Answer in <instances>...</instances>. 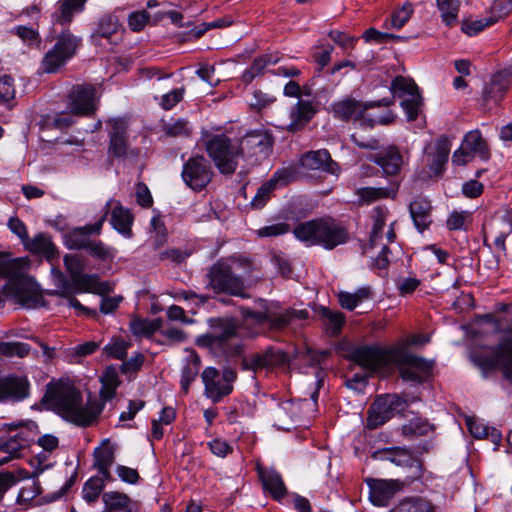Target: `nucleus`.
Here are the masks:
<instances>
[{
  "mask_svg": "<svg viewBox=\"0 0 512 512\" xmlns=\"http://www.w3.org/2000/svg\"><path fill=\"white\" fill-rule=\"evenodd\" d=\"M181 175L188 187L201 191L211 182L213 171L209 162L203 156L197 155L184 163Z\"/></svg>",
  "mask_w": 512,
  "mask_h": 512,
  "instance_id": "2eb2a0df",
  "label": "nucleus"
},
{
  "mask_svg": "<svg viewBox=\"0 0 512 512\" xmlns=\"http://www.w3.org/2000/svg\"><path fill=\"white\" fill-rule=\"evenodd\" d=\"M399 182H392L389 187H362L356 190V195L362 203L370 204L380 199H395Z\"/></svg>",
  "mask_w": 512,
  "mask_h": 512,
  "instance_id": "c9c22d12",
  "label": "nucleus"
},
{
  "mask_svg": "<svg viewBox=\"0 0 512 512\" xmlns=\"http://www.w3.org/2000/svg\"><path fill=\"white\" fill-rule=\"evenodd\" d=\"M240 160L248 169L251 166L261 163L266 159L272 149L273 137L263 129H257L247 132L238 139Z\"/></svg>",
  "mask_w": 512,
  "mask_h": 512,
  "instance_id": "0eeeda50",
  "label": "nucleus"
},
{
  "mask_svg": "<svg viewBox=\"0 0 512 512\" xmlns=\"http://www.w3.org/2000/svg\"><path fill=\"white\" fill-rule=\"evenodd\" d=\"M45 398L56 413L79 426H89L102 411L96 401L84 404L80 391L67 381L48 384Z\"/></svg>",
  "mask_w": 512,
  "mask_h": 512,
  "instance_id": "f03ea898",
  "label": "nucleus"
},
{
  "mask_svg": "<svg viewBox=\"0 0 512 512\" xmlns=\"http://www.w3.org/2000/svg\"><path fill=\"white\" fill-rule=\"evenodd\" d=\"M293 234L308 246L319 245L328 250L346 243L349 239L347 229L330 217L299 223L293 229Z\"/></svg>",
  "mask_w": 512,
  "mask_h": 512,
  "instance_id": "20e7f679",
  "label": "nucleus"
},
{
  "mask_svg": "<svg viewBox=\"0 0 512 512\" xmlns=\"http://www.w3.org/2000/svg\"><path fill=\"white\" fill-rule=\"evenodd\" d=\"M388 215L389 210L385 206H377L372 210L371 218L373 220V225L370 234V241L369 245L364 249V253L368 254L373 248L377 246L381 247V250L376 257L371 256V266L378 270H385L390 264L389 254L391 251L386 244H383V228L386 225Z\"/></svg>",
  "mask_w": 512,
  "mask_h": 512,
  "instance_id": "9d476101",
  "label": "nucleus"
},
{
  "mask_svg": "<svg viewBox=\"0 0 512 512\" xmlns=\"http://www.w3.org/2000/svg\"><path fill=\"white\" fill-rule=\"evenodd\" d=\"M301 166L307 170H321L331 174L339 172V166L325 149L310 151L302 155Z\"/></svg>",
  "mask_w": 512,
  "mask_h": 512,
  "instance_id": "a878e982",
  "label": "nucleus"
},
{
  "mask_svg": "<svg viewBox=\"0 0 512 512\" xmlns=\"http://www.w3.org/2000/svg\"><path fill=\"white\" fill-rule=\"evenodd\" d=\"M87 0H59L53 13L55 23L62 27L67 26L73 20L74 15L81 13Z\"/></svg>",
  "mask_w": 512,
  "mask_h": 512,
  "instance_id": "f704fd0d",
  "label": "nucleus"
},
{
  "mask_svg": "<svg viewBox=\"0 0 512 512\" xmlns=\"http://www.w3.org/2000/svg\"><path fill=\"white\" fill-rule=\"evenodd\" d=\"M96 89L91 84L73 86L69 93L68 107L73 115L85 116L96 109Z\"/></svg>",
  "mask_w": 512,
  "mask_h": 512,
  "instance_id": "6ab92c4d",
  "label": "nucleus"
},
{
  "mask_svg": "<svg viewBox=\"0 0 512 512\" xmlns=\"http://www.w3.org/2000/svg\"><path fill=\"white\" fill-rule=\"evenodd\" d=\"M149 23H153V18L146 10L135 11L128 16V26L133 32L143 30Z\"/></svg>",
  "mask_w": 512,
  "mask_h": 512,
  "instance_id": "bf43d9fd",
  "label": "nucleus"
},
{
  "mask_svg": "<svg viewBox=\"0 0 512 512\" xmlns=\"http://www.w3.org/2000/svg\"><path fill=\"white\" fill-rule=\"evenodd\" d=\"M290 231V225L285 222L273 223L256 230L259 238L278 237L287 234Z\"/></svg>",
  "mask_w": 512,
  "mask_h": 512,
  "instance_id": "052dcab7",
  "label": "nucleus"
},
{
  "mask_svg": "<svg viewBox=\"0 0 512 512\" xmlns=\"http://www.w3.org/2000/svg\"><path fill=\"white\" fill-rule=\"evenodd\" d=\"M129 327L131 333L136 337H151L160 328V321L134 318Z\"/></svg>",
  "mask_w": 512,
  "mask_h": 512,
  "instance_id": "a18cd8bd",
  "label": "nucleus"
},
{
  "mask_svg": "<svg viewBox=\"0 0 512 512\" xmlns=\"http://www.w3.org/2000/svg\"><path fill=\"white\" fill-rule=\"evenodd\" d=\"M210 451L217 457L224 458L233 452V447L220 438L213 439L207 443Z\"/></svg>",
  "mask_w": 512,
  "mask_h": 512,
  "instance_id": "774afa93",
  "label": "nucleus"
},
{
  "mask_svg": "<svg viewBox=\"0 0 512 512\" xmlns=\"http://www.w3.org/2000/svg\"><path fill=\"white\" fill-rule=\"evenodd\" d=\"M18 439L13 436L7 441L0 443V457L7 458L5 463L9 462L13 458L20 456V452L25 449Z\"/></svg>",
  "mask_w": 512,
  "mask_h": 512,
  "instance_id": "6e6d98bb",
  "label": "nucleus"
},
{
  "mask_svg": "<svg viewBox=\"0 0 512 512\" xmlns=\"http://www.w3.org/2000/svg\"><path fill=\"white\" fill-rule=\"evenodd\" d=\"M321 318L323 319L325 325L330 330L332 335H338L342 329V326L345 322V317L340 311H333L328 308H321L320 311Z\"/></svg>",
  "mask_w": 512,
  "mask_h": 512,
  "instance_id": "8fccbe9b",
  "label": "nucleus"
},
{
  "mask_svg": "<svg viewBox=\"0 0 512 512\" xmlns=\"http://www.w3.org/2000/svg\"><path fill=\"white\" fill-rule=\"evenodd\" d=\"M129 343L126 342L123 339H113L110 343H108L104 351L107 354V356L115 359L122 360L127 355V349L129 347Z\"/></svg>",
  "mask_w": 512,
  "mask_h": 512,
  "instance_id": "680f3d73",
  "label": "nucleus"
},
{
  "mask_svg": "<svg viewBox=\"0 0 512 512\" xmlns=\"http://www.w3.org/2000/svg\"><path fill=\"white\" fill-rule=\"evenodd\" d=\"M261 310L254 311L249 307H241L243 318L242 327L248 336L254 337L266 331L279 332L284 330L294 318L305 319L308 316L306 310L284 309L278 302L259 300Z\"/></svg>",
  "mask_w": 512,
  "mask_h": 512,
  "instance_id": "7ed1b4c3",
  "label": "nucleus"
},
{
  "mask_svg": "<svg viewBox=\"0 0 512 512\" xmlns=\"http://www.w3.org/2000/svg\"><path fill=\"white\" fill-rule=\"evenodd\" d=\"M369 499L373 505L387 506L402 485L397 480L368 479Z\"/></svg>",
  "mask_w": 512,
  "mask_h": 512,
  "instance_id": "5701e85b",
  "label": "nucleus"
},
{
  "mask_svg": "<svg viewBox=\"0 0 512 512\" xmlns=\"http://www.w3.org/2000/svg\"><path fill=\"white\" fill-rule=\"evenodd\" d=\"M95 468L110 467L115 460V447L108 441L103 442L93 452Z\"/></svg>",
  "mask_w": 512,
  "mask_h": 512,
  "instance_id": "de8ad7c7",
  "label": "nucleus"
},
{
  "mask_svg": "<svg viewBox=\"0 0 512 512\" xmlns=\"http://www.w3.org/2000/svg\"><path fill=\"white\" fill-rule=\"evenodd\" d=\"M394 104V98H383L378 101L361 102L352 97H347L332 104L331 110L334 117L340 120H355L368 122V126L373 127L376 123L390 124L394 121L395 116L389 112L379 118H365V112L374 107H388Z\"/></svg>",
  "mask_w": 512,
  "mask_h": 512,
  "instance_id": "423d86ee",
  "label": "nucleus"
},
{
  "mask_svg": "<svg viewBox=\"0 0 512 512\" xmlns=\"http://www.w3.org/2000/svg\"><path fill=\"white\" fill-rule=\"evenodd\" d=\"M409 212L415 227L420 232H423L432 223V206L430 201L425 198H415L410 203Z\"/></svg>",
  "mask_w": 512,
  "mask_h": 512,
  "instance_id": "2f4dec72",
  "label": "nucleus"
},
{
  "mask_svg": "<svg viewBox=\"0 0 512 512\" xmlns=\"http://www.w3.org/2000/svg\"><path fill=\"white\" fill-rule=\"evenodd\" d=\"M475 156L485 160L489 158V149L478 130H472L465 135L461 146L452 156V163L455 165H465Z\"/></svg>",
  "mask_w": 512,
  "mask_h": 512,
  "instance_id": "dca6fc26",
  "label": "nucleus"
},
{
  "mask_svg": "<svg viewBox=\"0 0 512 512\" xmlns=\"http://www.w3.org/2000/svg\"><path fill=\"white\" fill-rule=\"evenodd\" d=\"M390 404L383 395L378 396L369 408L367 427L376 429L394 416Z\"/></svg>",
  "mask_w": 512,
  "mask_h": 512,
  "instance_id": "c756f323",
  "label": "nucleus"
},
{
  "mask_svg": "<svg viewBox=\"0 0 512 512\" xmlns=\"http://www.w3.org/2000/svg\"><path fill=\"white\" fill-rule=\"evenodd\" d=\"M256 469L263 488L270 493L274 500L283 499L287 494V488L280 473L275 469H265L260 465Z\"/></svg>",
  "mask_w": 512,
  "mask_h": 512,
  "instance_id": "cd10ccee",
  "label": "nucleus"
},
{
  "mask_svg": "<svg viewBox=\"0 0 512 512\" xmlns=\"http://www.w3.org/2000/svg\"><path fill=\"white\" fill-rule=\"evenodd\" d=\"M512 9V0H494L489 15L481 18L467 17L463 19L462 32H481L506 16Z\"/></svg>",
  "mask_w": 512,
  "mask_h": 512,
  "instance_id": "f3484780",
  "label": "nucleus"
},
{
  "mask_svg": "<svg viewBox=\"0 0 512 512\" xmlns=\"http://www.w3.org/2000/svg\"><path fill=\"white\" fill-rule=\"evenodd\" d=\"M209 286L216 293H227L232 296L247 297L244 292V282L241 277L232 272L225 262L214 264L209 273Z\"/></svg>",
  "mask_w": 512,
  "mask_h": 512,
  "instance_id": "ddd939ff",
  "label": "nucleus"
},
{
  "mask_svg": "<svg viewBox=\"0 0 512 512\" xmlns=\"http://www.w3.org/2000/svg\"><path fill=\"white\" fill-rule=\"evenodd\" d=\"M511 77L512 69H504L494 74L489 85L484 90L485 100L499 102L509 88Z\"/></svg>",
  "mask_w": 512,
  "mask_h": 512,
  "instance_id": "72a5a7b5",
  "label": "nucleus"
},
{
  "mask_svg": "<svg viewBox=\"0 0 512 512\" xmlns=\"http://www.w3.org/2000/svg\"><path fill=\"white\" fill-rule=\"evenodd\" d=\"M15 97L14 80L9 75L0 76V103L9 106Z\"/></svg>",
  "mask_w": 512,
  "mask_h": 512,
  "instance_id": "13d9d810",
  "label": "nucleus"
},
{
  "mask_svg": "<svg viewBox=\"0 0 512 512\" xmlns=\"http://www.w3.org/2000/svg\"><path fill=\"white\" fill-rule=\"evenodd\" d=\"M470 217L471 213L468 211H453L447 218V227L449 230H465Z\"/></svg>",
  "mask_w": 512,
  "mask_h": 512,
  "instance_id": "e2e57ef3",
  "label": "nucleus"
},
{
  "mask_svg": "<svg viewBox=\"0 0 512 512\" xmlns=\"http://www.w3.org/2000/svg\"><path fill=\"white\" fill-rule=\"evenodd\" d=\"M19 267V260L12 259L10 253L0 252V275L11 277Z\"/></svg>",
  "mask_w": 512,
  "mask_h": 512,
  "instance_id": "338daca9",
  "label": "nucleus"
},
{
  "mask_svg": "<svg viewBox=\"0 0 512 512\" xmlns=\"http://www.w3.org/2000/svg\"><path fill=\"white\" fill-rule=\"evenodd\" d=\"M64 265L70 275L71 283L75 291L103 295L112 290L110 283L101 282L97 275L82 273L83 262L79 256L72 254L65 255Z\"/></svg>",
  "mask_w": 512,
  "mask_h": 512,
  "instance_id": "1a4fd4ad",
  "label": "nucleus"
},
{
  "mask_svg": "<svg viewBox=\"0 0 512 512\" xmlns=\"http://www.w3.org/2000/svg\"><path fill=\"white\" fill-rule=\"evenodd\" d=\"M200 357L194 350H187L184 364L181 369V388L188 393L190 384L196 379L200 369Z\"/></svg>",
  "mask_w": 512,
  "mask_h": 512,
  "instance_id": "e433bc0d",
  "label": "nucleus"
},
{
  "mask_svg": "<svg viewBox=\"0 0 512 512\" xmlns=\"http://www.w3.org/2000/svg\"><path fill=\"white\" fill-rule=\"evenodd\" d=\"M212 328V332L198 339V344L211 349L221 348L226 352L228 342L237 335V324L233 320L217 319Z\"/></svg>",
  "mask_w": 512,
  "mask_h": 512,
  "instance_id": "a211bd4d",
  "label": "nucleus"
},
{
  "mask_svg": "<svg viewBox=\"0 0 512 512\" xmlns=\"http://www.w3.org/2000/svg\"><path fill=\"white\" fill-rule=\"evenodd\" d=\"M30 383L26 376L10 374L0 377V402L22 401L29 396Z\"/></svg>",
  "mask_w": 512,
  "mask_h": 512,
  "instance_id": "aec40b11",
  "label": "nucleus"
},
{
  "mask_svg": "<svg viewBox=\"0 0 512 512\" xmlns=\"http://www.w3.org/2000/svg\"><path fill=\"white\" fill-rule=\"evenodd\" d=\"M203 147L220 173L233 174L239 166L240 153L238 139H231L220 128L203 130Z\"/></svg>",
  "mask_w": 512,
  "mask_h": 512,
  "instance_id": "39448f33",
  "label": "nucleus"
},
{
  "mask_svg": "<svg viewBox=\"0 0 512 512\" xmlns=\"http://www.w3.org/2000/svg\"><path fill=\"white\" fill-rule=\"evenodd\" d=\"M402 435L409 440L419 436L428 435L433 431V426L426 420L415 418L402 426Z\"/></svg>",
  "mask_w": 512,
  "mask_h": 512,
  "instance_id": "37998d69",
  "label": "nucleus"
},
{
  "mask_svg": "<svg viewBox=\"0 0 512 512\" xmlns=\"http://www.w3.org/2000/svg\"><path fill=\"white\" fill-rule=\"evenodd\" d=\"M374 458L388 460L402 467H413L419 464L418 458L410 450L401 447L378 450L374 453Z\"/></svg>",
  "mask_w": 512,
  "mask_h": 512,
  "instance_id": "473e14b6",
  "label": "nucleus"
},
{
  "mask_svg": "<svg viewBox=\"0 0 512 512\" xmlns=\"http://www.w3.org/2000/svg\"><path fill=\"white\" fill-rule=\"evenodd\" d=\"M441 12V19L448 28H452L457 22L460 4L458 0H436Z\"/></svg>",
  "mask_w": 512,
  "mask_h": 512,
  "instance_id": "49530a36",
  "label": "nucleus"
},
{
  "mask_svg": "<svg viewBox=\"0 0 512 512\" xmlns=\"http://www.w3.org/2000/svg\"><path fill=\"white\" fill-rule=\"evenodd\" d=\"M24 247L30 253L42 256L50 262L59 256L51 236L46 233H38L32 239H26Z\"/></svg>",
  "mask_w": 512,
  "mask_h": 512,
  "instance_id": "c85d7f7f",
  "label": "nucleus"
},
{
  "mask_svg": "<svg viewBox=\"0 0 512 512\" xmlns=\"http://www.w3.org/2000/svg\"><path fill=\"white\" fill-rule=\"evenodd\" d=\"M103 490H104V484L102 483V480H100L98 478L91 477L83 485V489H82L83 499L87 503H93L99 498V496L101 495Z\"/></svg>",
  "mask_w": 512,
  "mask_h": 512,
  "instance_id": "5fc2aeb1",
  "label": "nucleus"
},
{
  "mask_svg": "<svg viewBox=\"0 0 512 512\" xmlns=\"http://www.w3.org/2000/svg\"><path fill=\"white\" fill-rule=\"evenodd\" d=\"M371 298L372 290L369 286H363L354 293L342 291L338 294L341 307L349 311L354 310L359 304Z\"/></svg>",
  "mask_w": 512,
  "mask_h": 512,
  "instance_id": "58836bf2",
  "label": "nucleus"
},
{
  "mask_svg": "<svg viewBox=\"0 0 512 512\" xmlns=\"http://www.w3.org/2000/svg\"><path fill=\"white\" fill-rule=\"evenodd\" d=\"M87 252L94 258L103 262H112L116 257L117 250L103 243L100 240H92Z\"/></svg>",
  "mask_w": 512,
  "mask_h": 512,
  "instance_id": "603ef678",
  "label": "nucleus"
},
{
  "mask_svg": "<svg viewBox=\"0 0 512 512\" xmlns=\"http://www.w3.org/2000/svg\"><path fill=\"white\" fill-rule=\"evenodd\" d=\"M317 111L318 106L315 102L299 98L290 110L288 131L297 132L302 130L313 119Z\"/></svg>",
  "mask_w": 512,
  "mask_h": 512,
  "instance_id": "b1692460",
  "label": "nucleus"
},
{
  "mask_svg": "<svg viewBox=\"0 0 512 512\" xmlns=\"http://www.w3.org/2000/svg\"><path fill=\"white\" fill-rule=\"evenodd\" d=\"M91 242L92 239H90L86 234L80 231V228H77L69 236L67 240V246L69 249H84L87 251Z\"/></svg>",
  "mask_w": 512,
  "mask_h": 512,
  "instance_id": "0e129e2a",
  "label": "nucleus"
},
{
  "mask_svg": "<svg viewBox=\"0 0 512 512\" xmlns=\"http://www.w3.org/2000/svg\"><path fill=\"white\" fill-rule=\"evenodd\" d=\"M369 160L380 166L386 176H396L403 165V157L395 146L371 155Z\"/></svg>",
  "mask_w": 512,
  "mask_h": 512,
  "instance_id": "bb28decb",
  "label": "nucleus"
},
{
  "mask_svg": "<svg viewBox=\"0 0 512 512\" xmlns=\"http://www.w3.org/2000/svg\"><path fill=\"white\" fill-rule=\"evenodd\" d=\"M31 351V346L24 342H0V356L24 358Z\"/></svg>",
  "mask_w": 512,
  "mask_h": 512,
  "instance_id": "3c124183",
  "label": "nucleus"
},
{
  "mask_svg": "<svg viewBox=\"0 0 512 512\" xmlns=\"http://www.w3.org/2000/svg\"><path fill=\"white\" fill-rule=\"evenodd\" d=\"M121 11L120 9L115 10L112 13H108L103 15L99 20V29L101 32H119L123 30V25L120 21L117 12Z\"/></svg>",
  "mask_w": 512,
  "mask_h": 512,
  "instance_id": "4d7b16f0",
  "label": "nucleus"
},
{
  "mask_svg": "<svg viewBox=\"0 0 512 512\" xmlns=\"http://www.w3.org/2000/svg\"><path fill=\"white\" fill-rule=\"evenodd\" d=\"M105 208L110 211V223L112 227L123 236L130 238L132 236V224L134 217L128 208H125L119 201L110 199Z\"/></svg>",
  "mask_w": 512,
  "mask_h": 512,
  "instance_id": "393cba45",
  "label": "nucleus"
},
{
  "mask_svg": "<svg viewBox=\"0 0 512 512\" xmlns=\"http://www.w3.org/2000/svg\"><path fill=\"white\" fill-rule=\"evenodd\" d=\"M433 505L423 498H406L390 512H433Z\"/></svg>",
  "mask_w": 512,
  "mask_h": 512,
  "instance_id": "c03bdc74",
  "label": "nucleus"
},
{
  "mask_svg": "<svg viewBox=\"0 0 512 512\" xmlns=\"http://www.w3.org/2000/svg\"><path fill=\"white\" fill-rule=\"evenodd\" d=\"M161 130L166 137H188L193 127L186 119L178 118L163 122Z\"/></svg>",
  "mask_w": 512,
  "mask_h": 512,
  "instance_id": "ea45409f",
  "label": "nucleus"
},
{
  "mask_svg": "<svg viewBox=\"0 0 512 512\" xmlns=\"http://www.w3.org/2000/svg\"><path fill=\"white\" fill-rule=\"evenodd\" d=\"M107 124L109 146L108 154L110 157L123 160H135L140 155V149L131 147L128 136V122L123 118L110 119Z\"/></svg>",
  "mask_w": 512,
  "mask_h": 512,
  "instance_id": "9b49d317",
  "label": "nucleus"
},
{
  "mask_svg": "<svg viewBox=\"0 0 512 512\" xmlns=\"http://www.w3.org/2000/svg\"><path fill=\"white\" fill-rule=\"evenodd\" d=\"M236 377V372L230 368H226L220 373L214 367H206L201 373L204 395L213 403L220 402L232 392V384Z\"/></svg>",
  "mask_w": 512,
  "mask_h": 512,
  "instance_id": "f8f14e48",
  "label": "nucleus"
},
{
  "mask_svg": "<svg viewBox=\"0 0 512 512\" xmlns=\"http://www.w3.org/2000/svg\"><path fill=\"white\" fill-rule=\"evenodd\" d=\"M333 46L330 44L316 46L313 50L312 57L319 65V70H322L331 60V53Z\"/></svg>",
  "mask_w": 512,
  "mask_h": 512,
  "instance_id": "69168bd1",
  "label": "nucleus"
},
{
  "mask_svg": "<svg viewBox=\"0 0 512 512\" xmlns=\"http://www.w3.org/2000/svg\"><path fill=\"white\" fill-rule=\"evenodd\" d=\"M12 278L8 285H5L3 292L5 295H12L22 306L27 308L35 307L39 300L40 295L34 286L22 277Z\"/></svg>",
  "mask_w": 512,
  "mask_h": 512,
  "instance_id": "412c9836",
  "label": "nucleus"
},
{
  "mask_svg": "<svg viewBox=\"0 0 512 512\" xmlns=\"http://www.w3.org/2000/svg\"><path fill=\"white\" fill-rule=\"evenodd\" d=\"M414 12L411 3H405L401 8L395 10L389 18L385 20L386 29H401L410 19Z\"/></svg>",
  "mask_w": 512,
  "mask_h": 512,
  "instance_id": "09e8293b",
  "label": "nucleus"
},
{
  "mask_svg": "<svg viewBox=\"0 0 512 512\" xmlns=\"http://www.w3.org/2000/svg\"><path fill=\"white\" fill-rule=\"evenodd\" d=\"M351 359L371 371L378 372L390 364L397 366L400 377L407 382L421 384L432 375L434 362L412 354L405 343H396L391 347L365 345L356 347Z\"/></svg>",
  "mask_w": 512,
  "mask_h": 512,
  "instance_id": "f257e3e1",
  "label": "nucleus"
},
{
  "mask_svg": "<svg viewBox=\"0 0 512 512\" xmlns=\"http://www.w3.org/2000/svg\"><path fill=\"white\" fill-rule=\"evenodd\" d=\"M286 354L273 347H268L261 352L251 353L242 359V366L246 370H261L285 363Z\"/></svg>",
  "mask_w": 512,
  "mask_h": 512,
  "instance_id": "4be33fe9",
  "label": "nucleus"
},
{
  "mask_svg": "<svg viewBox=\"0 0 512 512\" xmlns=\"http://www.w3.org/2000/svg\"><path fill=\"white\" fill-rule=\"evenodd\" d=\"M450 142L448 139H440L436 144V153L430 164V169L434 175H441L444 170L450 152Z\"/></svg>",
  "mask_w": 512,
  "mask_h": 512,
  "instance_id": "a19ab883",
  "label": "nucleus"
},
{
  "mask_svg": "<svg viewBox=\"0 0 512 512\" xmlns=\"http://www.w3.org/2000/svg\"><path fill=\"white\" fill-rule=\"evenodd\" d=\"M494 362L503 375L512 381V333L498 343L494 352Z\"/></svg>",
  "mask_w": 512,
  "mask_h": 512,
  "instance_id": "7c9ffc66",
  "label": "nucleus"
},
{
  "mask_svg": "<svg viewBox=\"0 0 512 512\" xmlns=\"http://www.w3.org/2000/svg\"><path fill=\"white\" fill-rule=\"evenodd\" d=\"M390 90L393 93V98H395V96L403 98L401 101V107L405 111L407 120H416L419 115L422 102L415 82L404 76H396L391 83Z\"/></svg>",
  "mask_w": 512,
  "mask_h": 512,
  "instance_id": "4468645a",
  "label": "nucleus"
},
{
  "mask_svg": "<svg viewBox=\"0 0 512 512\" xmlns=\"http://www.w3.org/2000/svg\"><path fill=\"white\" fill-rule=\"evenodd\" d=\"M104 510L102 512H132V501L124 493L117 491L102 494Z\"/></svg>",
  "mask_w": 512,
  "mask_h": 512,
  "instance_id": "4c0bfd02",
  "label": "nucleus"
},
{
  "mask_svg": "<svg viewBox=\"0 0 512 512\" xmlns=\"http://www.w3.org/2000/svg\"><path fill=\"white\" fill-rule=\"evenodd\" d=\"M277 180L272 178L262 184L251 201V206L255 209L263 208L271 197L272 192L276 188Z\"/></svg>",
  "mask_w": 512,
  "mask_h": 512,
  "instance_id": "864d4df0",
  "label": "nucleus"
},
{
  "mask_svg": "<svg viewBox=\"0 0 512 512\" xmlns=\"http://www.w3.org/2000/svg\"><path fill=\"white\" fill-rule=\"evenodd\" d=\"M51 41L54 45L42 60V69L46 73H54L64 66L75 55L81 39L74 34H55Z\"/></svg>",
  "mask_w": 512,
  "mask_h": 512,
  "instance_id": "6e6552de",
  "label": "nucleus"
},
{
  "mask_svg": "<svg viewBox=\"0 0 512 512\" xmlns=\"http://www.w3.org/2000/svg\"><path fill=\"white\" fill-rule=\"evenodd\" d=\"M10 428L17 429L18 432L13 436L18 439L22 446L28 447L35 441L38 434V426L34 421H27L25 423H12Z\"/></svg>",
  "mask_w": 512,
  "mask_h": 512,
  "instance_id": "79ce46f5",
  "label": "nucleus"
}]
</instances>
